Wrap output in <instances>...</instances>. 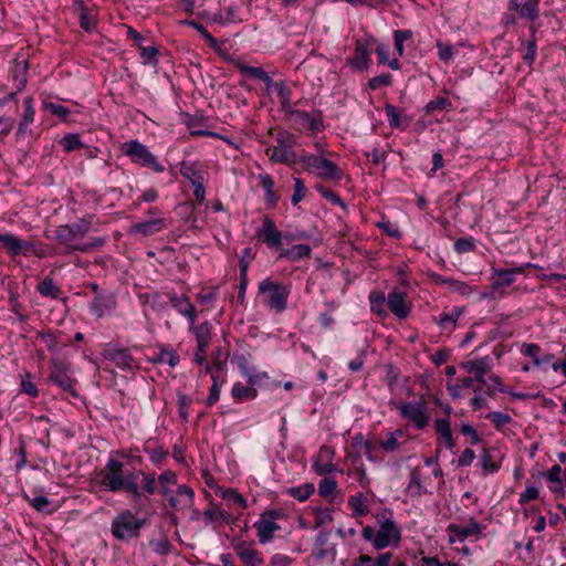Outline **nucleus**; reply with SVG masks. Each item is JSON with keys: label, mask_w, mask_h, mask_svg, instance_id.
Instances as JSON below:
<instances>
[{"label": "nucleus", "mask_w": 566, "mask_h": 566, "mask_svg": "<svg viewBox=\"0 0 566 566\" xmlns=\"http://www.w3.org/2000/svg\"><path fill=\"white\" fill-rule=\"evenodd\" d=\"M522 354L533 360L534 366L539 367L542 348L535 343L523 344Z\"/></svg>", "instance_id": "bf43d9fd"}, {"label": "nucleus", "mask_w": 566, "mask_h": 566, "mask_svg": "<svg viewBox=\"0 0 566 566\" xmlns=\"http://www.w3.org/2000/svg\"><path fill=\"white\" fill-rule=\"evenodd\" d=\"M168 228L167 220L163 217L150 218L132 224L129 232L150 237Z\"/></svg>", "instance_id": "6ab92c4d"}, {"label": "nucleus", "mask_w": 566, "mask_h": 566, "mask_svg": "<svg viewBox=\"0 0 566 566\" xmlns=\"http://www.w3.org/2000/svg\"><path fill=\"white\" fill-rule=\"evenodd\" d=\"M375 43L376 39L373 35L356 40L354 54L347 60L352 69L363 71L368 67Z\"/></svg>", "instance_id": "ddd939ff"}, {"label": "nucleus", "mask_w": 566, "mask_h": 566, "mask_svg": "<svg viewBox=\"0 0 566 566\" xmlns=\"http://www.w3.org/2000/svg\"><path fill=\"white\" fill-rule=\"evenodd\" d=\"M375 520L378 527L397 525V523L394 520V513L389 509H384L380 512L376 513Z\"/></svg>", "instance_id": "774afa93"}, {"label": "nucleus", "mask_w": 566, "mask_h": 566, "mask_svg": "<svg viewBox=\"0 0 566 566\" xmlns=\"http://www.w3.org/2000/svg\"><path fill=\"white\" fill-rule=\"evenodd\" d=\"M38 337L46 345L48 349L52 354H56L61 349V344L57 339L56 334L46 329L38 332Z\"/></svg>", "instance_id": "de8ad7c7"}, {"label": "nucleus", "mask_w": 566, "mask_h": 566, "mask_svg": "<svg viewBox=\"0 0 566 566\" xmlns=\"http://www.w3.org/2000/svg\"><path fill=\"white\" fill-rule=\"evenodd\" d=\"M388 124L391 128L405 130L411 123V118L399 112L394 105L387 103L385 105Z\"/></svg>", "instance_id": "c85d7f7f"}, {"label": "nucleus", "mask_w": 566, "mask_h": 566, "mask_svg": "<svg viewBox=\"0 0 566 566\" xmlns=\"http://www.w3.org/2000/svg\"><path fill=\"white\" fill-rule=\"evenodd\" d=\"M104 357L123 370H132L137 367L136 360L125 348H108L105 350Z\"/></svg>", "instance_id": "412c9836"}, {"label": "nucleus", "mask_w": 566, "mask_h": 566, "mask_svg": "<svg viewBox=\"0 0 566 566\" xmlns=\"http://www.w3.org/2000/svg\"><path fill=\"white\" fill-rule=\"evenodd\" d=\"M231 395L237 401L253 400L258 397V390L255 387L243 385L242 382H235L231 389Z\"/></svg>", "instance_id": "4c0bfd02"}, {"label": "nucleus", "mask_w": 566, "mask_h": 566, "mask_svg": "<svg viewBox=\"0 0 566 566\" xmlns=\"http://www.w3.org/2000/svg\"><path fill=\"white\" fill-rule=\"evenodd\" d=\"M285 516L282 510H266L261 513L260 518L254 523L256 536L261 544L270 543L274 533L281 530L277 520Z\"/></svg>", "instance_id": "9d476101"}, {"label": "nucleus", "mask_w": 566, "mask_h": 566, "mask_svg": "<svg viewBox=\"0 0 566 566\" xmlns=\"http://www.w3.org/2000/svg\"><path fill=\"white\" fill-rule=\"evenodd\" d=\"M149 360L153 364H167L169 367L174 368L179 364L180 357L175 349L160 347L159 352L154 353Z\"/></svg>", "instance_id": "473e14b6"}, {"label": "nucleus", "mask_w": 566, "mask_h": 566, "mask_svg": "<svg viewBox=\"0 0 566 566\" xmlns=\"http://www.w3.org/2000/svg\"><path fill=\"white\" fill-rule=\"evenodd\" d=\"M275 93L280 101V108L281 112L286 114L290 109H293L295 106H297L301 102H296L294 105L291 102V90L286 86V84L283 81L276 82L275 84Z\"/></svg>", "instance_id": "72a5a7b5"}, {"label": "nucleus", "mask_w": 566, "mask_h": 566, "mask_svg": "<svg viewBox=\"0 0 566 566\" xmlns=\"http://www.w3.org/2000/svg\"><path fill=\"white\" fill-rule=\"evenodd\" d=\"M259 293L264 295L263 303L266 307L276 313H282L287 307L291 289L282 282H274L268 277L259 283Z\"/></svg>", "instance_id": "7ed1b4c3"}, {"label": "nucleus", "mask_w": 566, "mask_h": 566, "mask_svg": "<svg viewBox=\"0 0 566 566\" xmlns=\"http://www.w3.org/2000/svg\"><path fill=\"white\" fill-rule=\"evenodd\" d=\"M169 300L171 306L180 315L185 316L191 325L195 324L197 319V310L187 296L171 294Z\"/></svg>", "instance_id": "a878e982"}, {"label": "nucleus", "mask_w": 566, "mask_h": 566, "mask_svg": "<svg viewBox=\"0 0 566 566\" xmlns=\"http://www.w3.org/2000/svg\"><path fill=\"white\" fill-rule=\"evenodd\" d=\"M438 56L444 63H449L454 57V48L442 41L437 42Z\"/></svg>", "instance_id": "0e129e2a"}, {"label": "nucleus", "mask_w": 566, "mask_h": 566, "mask_svg": "<svg viewBox=\"0 0 566 566\" xmlns=\"http://www.w3.org/2000/svg\"><path fill=\"white\" fill-rule=\"evenodd\" d=\"M258 178L261 187L264 190V199L266 205L271 208H274L280 200V196L274 191L275 182L272 176L269 174H260Z\"/></svg>", "instance_id": "7c9ffc66"}, {"label": "nucleus", "mask_w": 566, "mask_h": 566, "mask_svg": "<svg viewBox=\"0 0 566 566\" xmlns=\"http://www.w3.org/2000/svg\"><path fill=\"white\" fill-rule=\"evenodd\" d=\"M385 301H386V298H385L384 293L371 292L369 294L370 311L380 317H386L387 312L384 308Z\"/></svg>", "instance_id": "49530a36"}, {"label": "nucleus", "mask_w": 566, "mask_h": 566, "mask_svg": "<svg viewBox=\"0 0 566 566\" xmlns=\"http://www.w3.org/2000/svg\"><path fill=\"white\" fill-rule=\"evenodd\" d=\"M387 305L390 312L399 319L406 318L410 313V307L406 304V293L392 291L387 296Z\"/></svg>", "instance_id": "393cba45"}, {"label": "nucleus", "mask_w": 566, "mask_h": 566, "mask_svg": "<svg viewBox=\"0 0 566 566\" xmlns=\"http://www.w3.org/2000/svg\"><path fill=\"white\" fill-rule=\"evenodd\" d=\"M60 145L63 147V150L66 153L74 151L84 146L78 134H69V135L64 136L60 140Z\"/></svg>", "instance_id": "864d4df0"}, {"label": "nucleus", "mask_w": 566, "mask_h": 566, "mask_svg": "<svg viewBox=\"0 0 566 566\" xmlns=\"http://www.w3.org/2000/svg\"><path fill=\"white\" fill-rule=\"evenodd\" d=\"M525 268L538 269L539 266L537 264L526 263L523 266H517L514 269H493V275L497 276L493 283V287L496 289L512 285L515 281V275L522 274Z\"/></svg>", "instance_id": "5701e85b"}, {"label": "nucleus", "mask_w": 566, "mask_h": 566, "mask_svg": "<svg viewBox=\"0 0 566 566\" xmlns=\"http://www.w3.org/2000/svg\"><path fill=\"white\" fill-rule=\"evenodd\" d=\"M72 368L71 364L61 358V357H52L50 359V374L49 379L60 387L62 390L76 396L75 392V379L72 378Z\"/></svg>", "instance_id": "1a4fd4ad"}, {"label": "nucleus", "mask_w": 566, "mask_h": 566, "mask_svg": "<svg viewBox=\"0 0 566 566\" xmlns=\"http://www.w3.org/2000/svg\"><path fill=\"white\" fill-rule=\"evenodd\" d=\"M347 505L352 510V515L354 517H363L369 513L367 500L364 493L361 492H358L355 495L349 496Z\"/></svg>", "instance_id": "c9c22d12"}, {"label": "nucleus", "mask_w": 566, "mask_h": 566, "mask_svg": "<svg viewBox=\"0 0 566 566\" xmlns=\"http://www.w3.org/2000/svg\"><path fill=\"white\" fill-rule=\"evenodd\" d=\"M73 11L77 14L80 27L92 33L97 25V8L95 4L87 6L84 0L73 1Z\"/></svg>", "instance_id": "f3484780"}, {"label": "nucleus", "mask_w": 566, "mask_h": 566, "mask_svg": "<svg viewBox=\"0 0 566 566\" xmlns=\"http://www.w3.org/2000/svg\"><path fill=\"white\" fill-rule=\"evenodd\" d=\"M402 436L403 431L401 429H396L395 431L387 433L386 439L380 441L379 447L386 452H394L399 448L400 443L398 442V439Z\"/></svg>", "instance_id": "a18cd8bd"}, {"label": "nucleus", "mask_w": 566, "mask_h": 566, "mask_svg": "<svg viewBox=\"0 0 566 566\" xmlns=\"http://www.w3.org/2000/svg\"><path fill=\"white\" fill-rule=\"evenodd\" d=\"M123 155L127 156L130 161L137 166L146 167L155 172H164L165 166L149 150L147 146L137 139L125 142L120 146Z\"/></svg>", "instance_id": "20e7f679"}, {"label": "nucleus", "mask_w": 566, "mask_h": 566, "mask_svg": "<svg viewBox=\"0 0 566 566\" xmlns=\"http://www.w3.org/2000/svg\"><path fill=\"white\" fill-rule=\"evenodd\" d=\"M463 311V307L454 306L450 312H442L438 317H433V322L442 329L453 331Z\"/></svg>", "instance_id": "c756f323"}, {"label": "nucleus", "mask_w": 566, "mask_h": 566, "mask_svg": "<svg viewBox=\"0 0 566 566\" xmlns=\"http://www.w3.org/2000/svg\"><path fill=\"white\" fill-rule=\"evenodd\" d=\"M481 467L485 474L488 473H495L500 470V462H497L494 458V455L488 451L484 450L480 458Z\"/></svg>", "instance_id": "603ef678"}, {"label": "nucleus", "mask_w": 566, "mask_h": 566, "mask_svg": "<svg viewBox=\"0 0 566 566\" xmlns=\"http://www.w3.org/2000/svg\"><path fill=\"white\" fill-rule=\"evenodd\" d=\"M312 253V248L307 244H295L289 249H281L280 256L285 258L291 262H296L303 258H308Z\"/></svg>", "instance_id": "f704fd0d"}, {"label": "nucleus", "mask_w": 566, "mask_h": 566, "mask_svg": "<svg viewBox=\"0 0 566 566\" xmlns=\"http://www.w3.org/2000/svg\"><path fill=\"white\" fill-rule=\"evenodd\" d=\"M180 174L185 179L189 180L191 185L197 184V181H205L202 172L193 161L182 160L180 163Z\"/></svg>", "instance_id": "58836bf2"}, {"label": "nucleus", "mask_w": 566, "mask_h": 566, "mask_svg": "<svg viewBox=\"0 0 566 566\" xmlns=\"http://www.w3.org/2000/svg\"><path fill=\"white\" fill-rule=\"evenodd\" d=\"M117 306L116 297L113 293H97L90 305V312L97 318L108 315Z\"/></svg>", "instance_id": "a211bd4d"}, {"label": "nucleus", "mask_w": 566, "mask_h": 566, "mask_svg": "<svg viewBox=\"0 0 566 566\" xmlns=\"http://www.w3.org/2000/svg\"><path fill=\"white\" fill-rule=\"evenodd\" d=\"M140 57L144 64L156 65L158 63V50L156 46H143L140 45Z\"/></svg>", "instance_id": "e2e57ef3"}, {"label": "nucleus", "mask_w": 566, "mask_h": 566, "mask_svg": "<svg viewBox=\"0 0 566 566\" xmlns=\"http://www.w3.org/2000/svg\"><path fill=\"white\" fill-rule=\"evenodd\" d=\"M453 249L463 254L475 250V240L472 237H461L454 241Z\"/></svg>", "instance_id": "13d9d810"}, {"label": "nucleus", "mask_w": 566, "mask_h": 566, "mask_svg": "<svg viewBox=\"0 0 566 566\" xmlns=\"http://www.w3.org/2000/svg\"><path fill=\"white\" fill-rule=\"evenodd\" d=\"M255 235L263 241L270 249H280L282 247L283 235L277 229L275 221L270 217H264L262 226L256 229Z\"/></svg>", "instance_id": "dca6fc26"}, {"label": "nucleus", "mask_w": 566, "mask_h": 566, "mask_svg": "<svg viewBox=\"0 0 566 566\" xmlns=\"http://www.w3.org/2000/svg\"><path fill=\"white\" fill-rule=\"evenodd\" d=\"M335 452L333 448L328 446H322L319 448L317 459L314 462V470L317 474H328L336 471V467L333 463Z\"/></svg>", "instance_id": "b1692460"}, {"label": "nucleus", "mask_w": 566, "mask_h": 566, "mask_svg": "<svg viewBox=\"0 0 566 566\" xmlns=\"http://www.w3.org/2000/svg\"><path fill=\"white\" fill-rule=\"evenodd\" d=\"M36 291L44 297H50L52 300H60L62 295V290L57 286L52 277H45L41 281Z\"/></svg>", "instance_id": "ea45409f"}, {"label": "nucleus", "mask_w": 566, "mask_h": 566, "mask_svg": "<svg viewBox=\"0 0 566 566\" xmlns=\"http://www.w3.org/2000/svg\"><path fill=\"white\" fill-rule=\"evenodd\" d=\"M221 499L228 501L230 504L238 505L240 509H245L248 506L247 500L234 489H222L219 488L216 491Z\"/></svg>", "instance_id": "a19ab883"}, {"label": "nucleus", "mask_w": 566, "mask_h": 566, "mask_svg": "<svg viewBox=\"0 0 566 566\" xmlns=\"http://www.w3.org/2000/svg\"><path fill=\"white\" fill-rule=\"evenodd\" d=\"M461 367L470 374H474V380L480 384H485V375L492 368V359L489 356H484L474 360L464 361Z\"/></svg>", "instance_id": "4be33fe9"}, {"label": "nucleus", "mask_w": 566, "mask_h": 566, "mask_svg": "<svg viewBox=\"0 0 566 566\" xmlns=\"http://www.w3.org/2000/svg\"><path fill=\"white\" fill-rule=\"evenodd\" d=\"M396 408L400 416L410 421L416 429L422 430L429 424L430 416L423 401L397 403Z\"/></svg>", "instance_id": "f8f14e48"}, {"label": "nucleus", "mask_w": 566, "mask_h": 566, "mask_svg": "<svg viewBox=\"0 0 566 566\" xmlns=\"http://www.w3.org/2000/svg\"><path fill=\"white\" fill-rule=\"evenodd\" d=\"M484 528L485 525L481 524L473 517H470L467 525L451 523L447 527V532L449 533V543H462L471 537L479 539L482 536Z\"/></svg>", "instance_id": "4468645a"}, {"label": "nucleus", "mask_w": 566, "mask_h": 566, "mask_svg": "<svg viewBox=\"0 0 566 566\" xmlns=\"http://www.w3.org/2000/svg\"><path fill=\"white\" fill-rule=\"evenodd\" d=\"M146 523V518H139L130 510H124L113 518L112 534L119 541H127L137 537Z\"/></svg>", "instance_id": "423d86ee"}, {"label": "nucleus", "mask_w": 566, "mask_h": 566, "mask_svg": "<svg viewBox=\"0 0 566 566\" xmlns=\"http://www.w3.org/2000/svg\"><path fill=\"white\" fill-rule=\"evenodd\" d=\"M406 492L411 497H420L427 493V489L421 482L420 471L415 469L410 472L409 483L406 488Z\"/></svg>", "instance_id": "e433bc0d"}, {"label": "nucleus", "mask_w": 566, "mask_h": 566, "mask_svg": "<svg viewBox=\"0 0 566 566\" xmlns=\"http://www.w3.org/2000/svg\"><path fill=\"white\" fill-rule=\"evenodd\" d=\"M92 222L80 219L77 222L59 226L54 231V239L67 249V252H78L83 243L80 241L90 232Z\"/></svg>", "instance_id": "f03ea898"}, {"label": "nucleus", "mask_w": 566, "mask_h": 566, "mask_svg": "<svg viewBox=\"0 0 566 566\" xmlns=\"http://www.w3.org/2000/svg\"><path fill=\"white\" fill-rule=\"evenodd\" d=\"M296 140H297L296 136L294 134L290 133L289 130L281 129L276 133L275 142L284 148V151H283V154H276L274 151V155H275L274 163L275 164H284V165H289V166L295 165L298 163L302 164L303 154L297 155L296 151L294 150Z\"/></svg>", "instance_id": "9b49d317"}, {"label": "nucleus", "mask_w": 566, "mask_h": 566, "mask_svg": "<svg viewBox=\"0 0 566 566\" xmlns=\"http://www.w3.org/2000/svg\"><path fill=\"white\" fill-rule=\"evenodd\" d=\"M293 180L294 187L293 195L291 197V202L293 206H297L306 197L308 190L301 178L294 177Z\"/></svg>", "instance_id": "6e6d98bb"}, {"label": "nucleus", "mask_w": 566, "mask_h": 566, "mask_svg": "<svg viewBox=\"0 0 566 566\" xmlns=\"http://www.w3.org/2000/svg\"><path fill=\"white\" fill-rule=\"evenodd\" d=\"M316 190L328 202H331L335 206H339L343 209H346V203L342 200V198L335 191L327 189L324 186H316Z\"/></svg>", "instance_id": "680f3d73"}, {"label": "nucleus", "mask_w": 566, "mask_h": 566, "mask_svg": "<svg viewBox=\"0 0 566 566\" xmlns=\"http://www.w3.org/2000/svg\"><path fill=\"white\" fill-rule=\"evenodd\" d=\"M144 450L149 455V459L153 462V464L159 469L163 467L164 461L169 455L168 450L163 447H157L154 449L145 447Z\"/></svg>", "instance_id": "8fccbe9b"}, {"label": "nucleus", "mask_w": 566, "mask_h": 566, "mask_svg": "<svg viewBox=\"0 0 566 566\" xmlns=\"http://www.w3.org/2000/svg\"><path fill=\"white\" fill-rule=\"evenodd\" d=\"M202 517L206 525H210L214 522H229L230 521V514L218 507V506H211L203 511Z\"/></svg>", "instance_id": "37998d69"}, {"label": "nucleus", "mask_w": 566, "mask_h": 566, "mask_svg": "<svg viewBox=\"0 0 566 566\" xmlns=\"http://www.w3.org/2000/svg\"><path fill=\"white\" fill-rule=\"evenodd\" d=\"M0 243H2L3 248L12 256L20 254L27 255V241L12 233H0Z\"/></svg>", "instance_id": "cd10ccee"}, {"label": "nucleus", "mask_w": 566, "mask_h": 566, "mask_svg": "<svg viewBox=\"0 0 566 566\" xmlns=\"http://www.w3.org/2000/svg\"><path fill=\"white\" fill-rule=\"evenodd\" d=\"M361 537L370 542L376 551L385 549L389 546L397 547L401 541V528L399 525L380 526L377 530L373 526H364Z\"/></svg>", "instance_id": "39448f33"}, {"label": "nucleus", "mask_w": 566, "mask_h": 566, "mask_svg": "<svg viewBox=\"0 0 566 566\" xmlns=\"http://www.w3.org/2000/svg\"><path fill=\"white\" fill-rule=\"evenodd\" d=\"M42 107L44 111L55 115L62 120H66L71 114L70 109L63 105L55 104L53 102H43Z\"/></svg>", "instance_id": "5fc2aeb1"}, {"label": "nucleus", "mask_w": 566, "mask_h": 566, "mask_svg": "<svg viewBox=\"0 0 566 566\" xmlns=\"http://www.w3.org/2000/svg\"><path fill=\"white\" fill-rule=\"evenodd\" d=\"M315 488L313 483H304L298 486H292L286 489V494L298 500L300 502H304L311 497L314 493Z\"/></svg>", "instance_id": "c03bdc74"}, {"label": "nucleus", "mask_w": 566, "mask_h": 566, "mask_svg": "<svg viewBox=\"0 0 566 566\" xmlns=\"http://www.w3.org/2000/svg\"><path fill=\"white\" fill-rule=\"evenodd\" d=\"M211 324L207 321L192 327L197 345L200 346V349H202V347L209 346L211 339Z\"/></svg>", "instance_id": "79ce46f5"}, {"label": "nucleus", "mask_w": 566, "mask_h": 566, "mask_svg": "<svg viewBox=\"0 0 566 566\" xmlns=\"http://www.w3.org/2000/svg\"><path fill=\"white\" fill-rule=\"evenodd\" d=\"M412 38L411 30H396L394 32L395 49L399 56L403 55V42Z\"/></svg>", "instance_id": "052dcab7"}, {"label": "nucleus", "mask_w": 566, "mask_h": 566, "mask_svg": "<svg viewBox=\"0 0 566 566\" xmlns=\"http://www.w3.org/2000/svg\"><path fill=\"white\" fill-rule=\"evenodd\" d=\"M239 8L235 6H230L224 9L223 12H220L218 15L213 18V21L220 22V23H235L241 21L239 14Z\"/></svg>", "instance_id": "3c124183"}, {"label": "nucleus", "mask_w": 566, "mask_h": 566, "mask_svg": "<svg viewBox=\"0 0 566 566\" xmlns=\"http://www.w3.org/2000/svg\"><path fill=\"white\" fill-rule=\"evenodd\" d=\"M253 545V542L248 543L240 537L231 541L233 551L245 566H258L263 563L261 553Z\"/></svg>", "instance_id": "2eb2a0df"}, {"label": "nucleus", "mask_w": 566, "mask_h": 566, "mask_svg": "<svg viewBox=\"0 0 566 566\" xmlns=\"http://www.w3.org/2000/svg\"><path fill=\"white\" fill-rule=\"evenodd\" d=\"M284 118L300 132L310 130L312 133H319L324 129L323 114L318 109L310 114L294 107L284 114Z\"/></svg>", "instance_id": "6e6552de"}, {"label": "nucleus", "mask_w": 566, "mask_h": 566, "mask_svg": "<svg viewBox=\"0 0 566 566\" xmlns=\"http://www.w3.org/2000/svg\"><path fill=\"white\" fill-rule=\"evenodd\" d=\"M392 557L390 552L381 553L376 558L361 554L354 559L353 566H391Z\"/></svg>", "instance_id": "2f4dec72"}, {"label": "nucleus", "mask_w": 566, "mask_h": 566, "mask_svg": "<svg viewBox=\"0 0 566 566\" xmlns=\"http://www.w3.org/2000/svg\"><path fill=\"white\" fill-rule=\"evenodd\" d=\"M509 9L520 18L534 22L539 17V0H510Z\"/></svg>", "instance_id": "aec40b11"}, {"label": "nucleus", "mask_w": 566, "mask_h": 566, "mask_svg": "<svg viewBox=\"0 0 566 566\" xmlns=\"http://www.w3.org/2000/svg\"><path fill=\"white\" fill-rule=\"evenodd\" d=\"M486 419L497 429L502 430L506 424L512 422V417L501 411H492L486 415Z\"/></svg>", "instance_id": "4d7b16f0"}, {"label": "nucleus", "mask_w": 566, "mask_h": 566, "mask_svg": "<svg viewBox=\"0 0 566 566\" xmlns=\"http://www.w3.org/2000/svg\"><path fill=\"white\" fill-rule=\"evenodd\" d=\"M20 380L21 392L32 398H36L39 396V389L36 385L32 381V375L30 371H24L23 374H20Z\"/></svg>", "instance_id": "09e8293b"}, {"label": "nucleus", "mask_w": 566, "mask_h": 566, "mask_svg": "<svg viewBox=\"0 0 566 566\" xmlns=\"http://www.w3.org/2000/svg\"><path fill=\"white\" fill-rule=\"evenodd\" d=\"M302 164L306 171L323 180L339 181L343 178V170L337 164L325 157L304 153Z\"/></svg>", "instance_id": "0eeeda50"}, {"label": "nucleus", "mask_w": 566, "mask_h": 566, "mask_svg": "<svg viewBox=\"0 0 566 566\" xmlns=\"http://www.w3.org/2000/svg\"><path fill=\"white\" fill-rule=\"evenodd\" d=\"M139 472L137 470L125 471V465L118 459L111 457L101 472V484L109 492H127L136 503L143 499L138 484Z\"/></svg>", "instance_id": "f257e3e1"}, {"label": "nucleus", "mask_w": 566, "mask_h": 566, "mask_svg": "<svg viewBox=\"0 0 566 566\" xmlns=\"http://www.w3.org/2000/svg\"><path fill=\"white\" fill-rule=\"evenodd\" d=\"M234 65L242 74L262 81L268 90L272 87L275 90L276 82H274L262 67L250 66L241 61H237Z\"/></svg>", "instance_id": "bb28decb"}, {"label": "nucleus", "mask_w": 566, "mask_h": 566, "mask_svg": "<svg viewBox=\"0 0 566 566\" xmlns=\"http://www.w3.org/2000/svg\"><path fill=\"white\" fill-rule=\"evenodd\" d=\"M337 489V482L333 478H324L318 484V493L321 496L327 497Z\"/></svg>", "instance_id": "338daca9"}, {"label": "nucleus", "mask_w": 566, "mask_h": 566, "mask_svg": "<svg viewBox=\"0 0 566 566\" xmlns=\"http://www.w3.org/2000/svg\"><path fill=\"white\" fill-rule=\"evenodd\" d=\"M150 545L156 554L164 556L169 555L174 549V545L167 537H163L156 542L151 541Z\"/></svg>", "instance_id": "69168bd1"}]
</instances>
